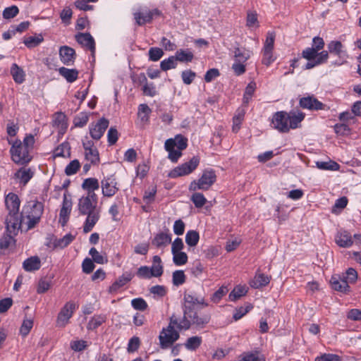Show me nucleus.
Segmentation results:
<instances>
[{
    "mask_svg": "<svg viewBox=\"0 0 361 361\" xmlns=\"http://www.w3.org/2000/svg\"><path fill=\"white\" fill-rule=\"evenodd\" d=\"M202 305L208 306L204 298L196 297L191 293H185L183 303V317L179 322L178 319L172 315L170 317L169 324L166 328L161 331L159 340L161 349H166L171 347L180 338L179 331L188 330L191 326L196 328H204L210 321L209 314L199 315L197 312L196 305Z\"/></svg>",
    "mask_w": 361,
    "mask_h": 361,
    "instance_id": "f257e3e1",
    "label": "nucleus"
},
{
    "mask_svg": "<svg viewBox=\"0 0 361 361\" xmlns=\"http://www.w3.org/2000/svg\"><path fill=\"white\" fill-rule=\"evenodd\" d=\"M304 118L305 114L302 112L278 111L274 114L271 124L274 128L284 133L289 132L290 129L298 128Z\"/></svg>",
    "mask_w": 361,
    "mask_h": 361,
    "instance_id": "f03ea898",
    "label": "nucleus"
},
{
    "mask_svg": "<svg viewBox=\"0 0 361 361\" xmlns=\"http://www.w3.org/2000/svg\"><path fill=\"white\" fill-rule=\"evenodd\" d=\"M5 204L8 212L6 218V231L11 233H16L20 228V200L16 194L10 192L5 198Z\"/></svg>",
    "mask_w": 361,
    "mask_h": 361,
    "instance_id": "7ed1b4c3",
    "label": "nucleus"
},
{
    "mask_svg": "<svg viewBox=\"0 0 361 361\" xmlns=\"http://www.w3.org/2000/svg\"><path fill=\"white\" fill-rule=\"evenodd\" d=\"M44 205L37 200H30L23 207L20 214V227L26 224L27 230H30L39 224L43 214Z\"/></svg>",
    "mask_w": 361,
    "mask_h": 361,
    "instance_id": "20e7f679",
    "label": "nucleus"
},
{
    "mask_svg": "<svg viewBox=\"0 0 361 361\" xmlns=\"http://www.w3.org/2000/svg\"><path fill=\"white\" fill-rule=\"evenodd\" d=\"M11 154L13 161L18 164H25L31 160L29 155V149L23 146L20 142H16L11 148Z\"/></svg>",
    "mask_w": 361,
    "mask_h": 361,
    "instance_id": "39448f33",
    "label": "nucleus"
},
{
    "mask_svg": "<svg viewBox=\"0 0 361 361\" xmlns=\"http://www.w3.org/2000/svg\"><path fill=\"white\" fill-rule=\"evenodd\" d=\"M200 159L197 157H193L189 161L185 162L171 171L169 177L176 178L191 173L199 165Z\"/></svg>",
    "mask_w": 361,
    "mask_h": 361,
    "instance_id": "423d86ee",
    "label": "nucleus"
},
{
    "mask_svg": "<svg viewBox=\"0 0 361 361\" xmlns=\"http://www.w3.org/2000/svg\"><path fill=\"white\" fill-rule=\"evenodd\" d=\"M274 40V32H268L262 50L263 58L262 60V63L267 66H269L275 60V58L273 56Z\"/></svg>",
    "mask_w": 361,
    "mask_h": 361,
    "instance_id": "0eeeda50",
    "label": "nucleus"
},
{
    "mask_svg": "<svg viewBox=\"0 0 361 361\" xmlns=\"http://www.w3.org/2000/svg\"><path fill=\"white\" fill-rule=\"evenodd\" d=\"M216 176L214 171H204L201 178L198 180V182H192L191 187L195 185L194 190H207L214 184L216 181Z\"/></svg>",
    "mask_w": 361,
    "mask_h": 361,
    "instance_id": "6e6552de",
    "label": "nucleus"
},
{
    "mask_svg": "<svg viewBox=\"0 0 361 361\" xmlns=\"http://www.w3.org/2000/svg\"><path fill=\"white\" fill-rule=\"evenodd\" d=\"M75 309V304L73 301H69L62 307L57 317V326H65L72 317Z\"/></svg>",
    "mask_w": 361,
    "mask_h": 361,
    "instance_id": "1a4fd4ad",
    "label": "nucleus"
},
{
    "mask_svg": "<svg viewBox=\"0 0 361 361\" xmlns=\"http://www.w3.org/2000/svg\"><path fill=\"white\" fill-rule=\"evenodd\" d=\"M109 124L105 118H100L97 123L90 126V133L92 139L99 140L104 135Z\"/></svg>",
    "mask_w": 361,
    "mask_h": 361,
    "instance_id": "9d476101",
    "label": "nucleus"
},
{
    "mask_svg": "<svg viewBox=\"0 0 361 361\" xmlns=\"http://www.w3.org/2000/svg\"><path fill=\"white\" fill-rule=\"evenodd\" d=\"M161 15L158 9H153L151 11H140L134 13V18L136 23L142 26L146 23H151L153 18Z\"/></svg>",
    "mask_w": 361,
    "mask_h": 361,
    "instance_id": "9b49d317",
    "label": "nucleus"
},
{
    "mask_svg": "<svg viewBox=\"0 0 361 361\" xmlns=\"http://www.w3.org/2000/svg\"><path fill=\"white\" fill-rule=\"evenodd\" d=\"M102 194L105 197H112L117 191L118 188L117 187V183L114 178H106L102 180Z\"/></svg>",
    "mask_w": 361,
    "mask_h": 361,
    "instance_id": "f8f14e48",
    "label": "nucleus"
},
{
    "mask_svg": "<svg viewBox=\"0 0 361 361\" xmlns=\"http://www.w3.org/2000/svg\"><path fill=\"white\" fill-rule=\"evenodd\" d=\"M75 50L68 46H62L59 49L60 59L64 65H73L75 59Z\"/></svg>",
    "mask_w": 361,
    "mask_h": 361,
    "instance_id": "ddd939ff",
    "label": "nucleus"
},
{
    "mask_svg": "<svg viewBox=\"0 0 361 361\" xmlns=\"http://www.w3.org/2000/svg\"><path fill=\"white\" fill-rule=\"evenodd\" d=\"M96 202L90 200L88 197H82L79 200L78 210L80 214L85 215L87 213L100 209L97 206Z\"/></svg>",
    "mask_w": 361,
    "mask_h": 361,
    "instance_id": "4468645a",
    "label": "nucleus"
},
{
    "mask_svg": "<svg viewBox=\"0 0 361 361\" xmlns=\"http://www.w3.org/2000/svg\"><path fill=\"white\" fill-rule=\"evenodd\" d=\"M75 39L80 44L90 49L92 54H94L95 51V42L90 33H78L75 35Z\"/></svg>",
    "mask_w": 361,
    "mask_h": 361,
    "instance_id": "2eb2a0df",
    "label": "nucleus"
},
{
    "mask_svg": "<svg viewBox=\"0 0 361 361\" xmlns=\"http://www.w3.org/2000/svg\"><path fill=\"white\" fill-rule=\"evenodd\" d=\"M100 209H98L85 214L87 218L83 226V232L85 233H87L92 230L100 218Z\"/></svg>",
    "mask_w": 361,
    "mask_h": 361,
    "instance_id": "dca6fc26",
    "label": "nucleus"
},
{
    "mask_svg": "<svg viewBox=\"0 0 361 361\" xmlns=\"http://www.w3.org/2000/svg\"><path fill=\"white\" fill-rule=\"evenodd\" d=\"M72 208V201L68 198L66 193L63 195L62 207L60 210V221L62 220V225L64 226L68 220Z\"/></svg>",
    "mask_w": 361,
    "mask_h": 361,
    "instance_id": "f3484780",
    "label": "nucleus"
},
{
    "mask_svg": "<svg viewBox=\"0 0 361 361\" xmlns=\"http://www.w3.org/2000/svg\"><path fill=\"white\" fill-rule=\"evenodd\" d=\"M300 105L304 109L310 110H319L324 109V104L314 97H302L300 99Z\"/></svg>",
    "mask_w": 361,
    "mask_h": 361,
    "instance_id": "a211bd4d",
    "label": "nucleus"
},
{
    "mask_svg": "<svg viewBox=\"0 0 361 361\" xmlns=\"http://www.w3.org/2000/svg\"><path fill=\"white\" fill-rule=\"evenodd\" d=\"M171 242V235L163 232L157 233L152 240V245L157 248H164Z\"/></svg>",
    "mask_w": 361,
    "mask_h": 361,
    "instance_id": "6ab92c4d",
    "label": "nucleus"
},
{
    "mask_svg": "<svg viewBox=\"0 0 361 361\" xmlns=\"http://www.w3.org/2000/svg\"><path fill=\"white\" fill-rule=\"evenodd\" d=\"M165 149L169 152L168 158L173 163L178 161V159L182 156L181 150L175 149L173 141L172 139H168L165 142Z\"/></svg>",
    "mask_w": 361,
    "mask_h": 361,
    "instance_id": "aec40b11",
    "label": "nucleus"
},
{
    "mask_svg": "<svg viewBox=\"0 0 361 361\" xmlns=\"http://www.w3.org/2000/svg\"><path fill=\"white\" fill-rule=\"evenodd\" d=\"M133 276L134 275L131 272L124 273L122 276L118 277V279L109 287V292H116L120 288L123 287L128 282H129L133 278Z\"/></svg>",
    "mask_w": 361,
    "mask_h": 361,
    "instance_id": "412c9836",
    "label": "nucleus"
},
{
    "mask_svg": "<svg viewBox=\"0 0 361 361\" xmlns=\"http://www.w3.org/2000/svg\"><path fill=\"white\" fill-rule=\"evenodd\" d=\"M331 284L333 289L342 293H346L349 290L348 281L344 278L332 276Z\"/></svg>",
    "mask_w": 361,
    "mask_h": 361,
    "instance_id": "4be33fe9",
    "label": "nucleus"
},
{
    "mask_svg": "<svg viewBox=\"0 0 361 361\" xmlns=\"http://www.w3.org/2000/svg\"><path fill=\"white\" fill-rule=\"evenodd\" d=\"M270 282V278L261 273H257L255 276L254 279L250 281V285L252 288H259L261 287L267 286Z\"/></svg>",
    "mask_w": 361,
    "mask_h": 361,
    "instance_id": "5701e85b",
    "label": "nucleus"
},
{
    "mask_svg": "<svg viewBox=\"0 0 361 361\" xmlns=\"http://www.w3.org/2000/svg\"><path fill=\"white\" fill-rule=\"evenodd\" d=\"M11 74L13 80L18 84H22L25 80V71L16 63L12 64L11 67Z\"/></svg>",
    "mask_w": 361,
    "mask_h": 361,
    "instance_id": "b1692460",
    "label": "nucleus"
},
{
    "mask_svg": "<svg viewBox=\"0 0 361 361\" xmlns=\"http://www.w3.org/2000/svg\"><path fill=\"white\" fill-rule=\"evenodd\" d=\"M60 75L63 77L67 82H73L78 79L79 72L76 69H69L65 67H61L58 70Z\"/></svg>",
    "mask_w": 361,
    "mask_h": 361,
    "instance_id": "393cba45",
    "label": "nucleus"
},
{
    "mask_svg": "<svg viewBox=\"0 0 361 361\" xmlns=\"http://www.w3.org/2000/svg\"><path fill=\"white\" fill-rule=\"evenodd\" d=\"M23 269L27 271H32L39 269L41 262L38 257H31L24 261Z\"/></svg>",
    "mask_w": 361,
    "mask_h": 361,
    "instance_id": "a878e982",
    "label": "nucleus"
},
{
    "mask_svg": "<svg viewBox=\"0 0 361 361\" xmlns=\"http://www.w3.org/2000/svg\"><path fill=\"white\" fill-rule=\"evenodd\" d=\"M32 176L33 172L30 169L21 168L15 173V177L19 179L23 185H25Z\"/></svg>",
    "mask_w": 361,
    "mask_h": 361,
    "instance_id": "bb28decb",
    "label": "nucleus"
},
{
    "mask_svg": "<svg viewBox=\"0 0 361 361\" xmlns=\"http://www.w3.org/2000/svg\"><path fill=\"white\" fill-rule=\"evenodd\" d=\"M175 57L177 61L182 63L191 62L194 58L192 52L188 49H179L176 52Z\"/></svg>",
    "mask_w": 361,
    "mask_h": 361,
    "instance_id": "cd10ccee",
    "label": "nucleus"
},
{
    "mask_svg": "<svg viewBox=\"0 0 361 361\" xmlns=\"http://www.w3.org/2000/svg\"><path fill=\"white\" fill-rule=\"evenodd\" d=\"M154 277H159L163 274V266L160 257L155 255L153 257L152 266L149 268Z\"/></svg>",
    "mask_w": 361,
    "mask_h": 361,
    "instance_id": "c85d7f7f",
    "label": "nucleus"
},
{
    "mask_svg": "<svg viewBox=\"0 0 361 361\" xmlns=\"http://www.w3.org/2000/svg\"><path fill=\"white\" fill-rule=\"evenodd\" d=\"M140 83H145L142 87V91L144 94L153 97L156 94L155 87L153 84H148L146 76L142 74L139 76Z\"/></svg>",
    "mask_w": 361,
    "mask_h": 361,
    "instance_id": "c756f323",
    "label": "nucleus"
},
{
    "mask_svg": "<svg viewBox=\"0 0 361 361\" xmlns=\"http://www.w3.org/2000/svg\"><path fill=\"white\" fill-rule=\"evenodd\" d=\"M235 62L245 63L250 57V51L244 48L235 47L234 51Z\"/></svg>",
    "mask_w": 361,
    "mask_h": 361,
    "instance_id": "7c9ffc66",
    "label": "nucleus"
},
{
    "mask_svg": "<svg viewBox=\"0 0 361 361\" xmlns=\"http://www.w3.org/2000/svg\"><path fill=\"white\" fill-rule=\"evenodd\" d=\"M336 243L343 247H348L353 245L351 236L346 232L341 233L336 238Z\"/></svg>",
    "mask_w": 361,
    "mask_h": 361,
    "instance_id": "2f4dec72",
    "label": "nucleus"
},
{
    "mask_svg": "<svg viewBox=\"0 0 361 361\" xmlns=\"http://www.w3.org/2000/svg\"><path fill=\"white\" fill-rule=\"evenodd\" d=\"M202 338L197 336L190 337L185 343V347L189 350H196L202 343Z\"/></svg>",
    "mask_w": 361,
    "mask_h": 361,
    "instance_id": "473e14b6",
    "label": "nucleus"
},
{
    "mask_svg": "<svg viewBox=\"0 0 361 361\" xmlns=\"http://www.w3.org/2000/svg\"><path fill=\"white\" fill-rule=\"evenodd\" d=\"M245 114V111L243 109H239L237 110L235 115L234 116L233 118V131L235 133H237L240 128V124L244 118Z\"/></svg>",
    "mask_w": 361,
    "mask_h": 361,
    "instance_id": "72a5a7b5",
    "label": "nucleus"
},
{
    "mask_svg": "<svg viewBox=\"0 0 361 361\" xmlns=\"http://www.w3.org/2000/svg\"><path fill=\"white\" fill-rule=\"evenodd\" d=\"M8 233L3 235L0 238V255H4L5 253V250L8 249L9 247L11 242L13 239V235H17L18 232L16 233Z\"/></svg>",
    "mask_w": 361,
    "mask_h": 361,
    "instance_id": "f704fd0d",
    "label": "nucleus"
},
{
    "mask_svg": "<svg viewBox=\"0 0 361 361\" xmlns=\"http://www.w3.org/2000/svg\"><path fill=\"white\" fill-rule=\"evenodd\" d=\"M66 116L63 113L56 112L54 116L53 126L64 130L66 128Z\"/></svg>",
    "mask_w": 361,
    "mask_h": 361,
    "instance_id": "c9c22d12",
    "label": "nucleus"
},
{
    "mask_svg": "<svg viewBox=\"0 0 361 361\" xmlns=\"http://www.w3.org/2000/svg\"><path fill=\"white\" fill-rule=\"evenodd\" d=\"M200 239V235L198 232L196 231L190 230L188 231L185 235V243L190 247H195Z\"/></svg>",
    "mask_w": 361,
    "mask_h": 361,
    "instance_id": "e433bc0d",
    "label": "nucleus"
},
{
    "mask_svg": "<svg viewBox=\"0 0 361 361\" xmlns=\"http://www.w3.org/2000/svg\"><path fill=\"white\" fill-rule=\"evenodd\" d=\"M85 157L92 164H97L99 162V152L96 147L85 151Z\"/></svg>",
    "mask_w": 361,
    "mask_h": 361,
    "instance_id": "4c0bfd02",
    "label": "nucleus"
},
{
    "mask_svg": "<svg viewBox=\"0 0 361 361\" xmlns=\"http://www.w3.org/2000/svg\"><path fill=\"white\" fill-rule=\"evenodd\" d=\"M177 66V60L175 56L169 57L163 60L160 63V68L162 71H166L170 69L176 68Z\"/></svg>",
    "mask_w": 361,
    "mask_h": 361,
    "instance_id": "58836bf2",
    "label": "nucleus"
},
{
    "mask_svg": "<svg viewBox=\"0 0 361 361\" xmlns=\"http://www.w3.org/2000/svg\"><path fill=\"white\" fill-rule=\"evenodd\" d=\"M82 188L85 190H98L99 188V181L94 178H86L82 184Z\"/></svg>",
    "mask_w": 361,
    "mask_h": 361,
    "instance_id": "ea45409f",
    "label": "nucleus"
},
{
    "mask_svg": "<svg viewBox=\"0 0 361 361\" xmlns=\"http://www.w3.org/2000/svg\"><path fill=\"white\" fill-rule=\"evenodd\" d=\"M74 239V236L71 234H66L63 238L60 239H56L54 241V247L63 248L68 246Z\"/></svg>",
    "mask_w": 361,
    "mask_h": 361,
    "instance_id": "a19ab883",
    "label": "nucleus"
},
{
    "mask_svg": "<svg viewBox=\"0 0 361 361\" xmlns=\"http://www.w3.org/2000/svg\"><path fill=\"white\" fill-rule=\"evenodd\" d=\"M43 37L42 35L30 36L24 39V44L28 48H33L38 46L42 41Z\"/></svg>",
    "mask_w": 361,
    "mask_h": 361,
    "instance_id": "79ce46f5",
    "label": "nucleus"
},
{
    "mask_svg": "<svg viewBox=\"0 0 361 361\" xmlns=\"http://www.w3.org/2000/svg\"><path fill=\"white\" fill-rule=\"evenodd\" d=\"M246 293L247 290L245 287L237 286L228 295L229 300L231 301H235L241 296L245 295Z\"/></svg>",
    "mask_w": 361,
    "mask_h": 361,
    "instance_id": "37998d69",
    "label": "nucleus"
},
{
    "mask_svg": "<svg viewBox=\"0 0 361 361\" xmlns=\"http://www.w3.org/2000/svg\"><path fill=\"white\" fill-rule=\"evenodd\" d=\"M172 141L174 143V147H176L177 149L180 150L185 149L188 146V140L186 137L179 134L175 136L174 138H171Z\"/></svg>",
    "mask_w": 361,
    "mask_h": 361,
    "instance_id": "c03bdc74",
    "label": "nucleus"
},
{
    "mask_svg": "<svg viewBox=\"0 0 361 361\" xmlns=\"http://www.w3.org/2000/svg\"><path fill=\"white\" fill-rule=\"evenodd\" d=\"M89 120V116L87 113L81 112L78 115L75 116L73 120V123L75 127H83L85 126Z\"/></svg>",
    "mask_w": 361,
    "mask_h": 361,
    "instance_id": "a18cd8bd",
    "label": "nucleus"
},
{
    "mask_svg": "<svg viewBox=\"0 0 361 361\" xmlns=\"http://www.w3.org/2000/svg\"><path fill=\"white\" fill-rule=\"evenodd\" d=\"M186 276L184 271L177 270L173 273V284L176 286H180L185 282Z\"/></svg>",
    "mask_w": 361,
    "mask_h": 361,
    "instance_id": "49530a36",
    "label": "nucleus"
},
{
    "mask_svg": "<svg viewBox=\"0 0 361 361\" xmlns=\"http://www.w3.org/2000/svg\"><path fill=\"white\" fill-rule=\"evenodd\" d=\"M252 307H253L251 304H247L246 307H240L235 309L233 318L234 319L235 321L239 320L244 315H245L250 310H252Z\"/></svg>",
    "mask_w": 361,
    "mask_h": 361,
    "instance_id": "de8ad7c7",
    "label": "nucleus"
},
{
    "mask_svg": "<svg viewBox=\"0 0 361 361\" xmlns=\"http://www.w3.org/2000/svg\"><path fill=\"white\" fill-rule=\"evenodd\" d=\"M80 167V164L78 159L71 161L66 167L65 173L67 176H71L77 173Z\"/></svg>",
    "mask_w": 361,
    "mask_h": 361,
    "instance_id": "09e8293b",
    "label": "nucleus"
},
{
    "mask_svg": "<svg viewBox=\"0 0 361 361\" xmlns=\"http://www.w3.org/2000/svg\"><path fill=\"white\" fill-rule=\"evenodd\" d=\"M343 45L340 41H331L328 44V49L331 54L340 56L342 51Z\"/></svg>",
    "mask_w": 361,
    "mask_h": 361,
    "instance_id": "8fccbe9b",
    "label": "nucleus"
},
{
    "mask_svg": "<svg viewBox=\"0 0 361 361\" xmlns=\"http://www.w3.org/2000/svg\"><path fill=\"white\" fill-rule=\"evenodd\" d=\"M173 262L177 266L185 264L188 262V255L184 252H176L175 254H173Z\"/></svg>",
    "mask_w": 361,
    "mask_h": 361,
    "instance_id": "3c124183",
    "label": "nucleus"
},
{
    "mask_svg": "<svg viewBox=\"0 0 361 361\" xmlns=\"http://www.w3.org/2000/svg\"><path fill=\"white\" fill-rule=\"evenodd\" d=\"M228 289L226 286L219 288L211 297V300L214 303H218L221 298L228 293Z\"/></svg>",
    "mask_w": 361,
    "mask_h": 361,
    "instance_id": "603ef678",
    "label": "nucleus"
},
{
    "mask_svg": "<svg viewBox=\"0 0 361 361\" xmlns=\"http://www.w3.org/2000/svg\"><path fill=\"white\" fill-rule=\"evenodd\" d=\"M19 12V9L16 6H11L6 8L3 11V18L4 19H11L16 17Z\"/></svg>",
    "mask_w": 361,
    "mask_h": 361,
    "instance_id": "864d4df0",
    "label": "nucleus"
},
{
    "mask_svg": "<svg viewBox=\"0 0 361 361\" xmlns=\"http://www.w3.org/2000/svg\"><path fill=\"white\" fill-rule=\"evenodd\" d=\"M131 305L135 310L140 311H145L148 307L146 301L141 298L132 300Z\"/></svg>",
    "mask_w": 361,
    "mask_h": 361,
    "instance_id": "5fc2aeb1",
    "label": "nucleus"
},
{
    "mask_svg": "<svg viewBox=\"0 0 361 361\" xmlns=\"http://www.w3.org/2000/svg\"><path fill=\"white\" fill-rule=\"evenodd\" d=\"M191 200L194 203L195 206L197 208L203 207L207 202V200L204 195L199 192L193 194L191 197Z\"/></svg>",
    "mask_w": 361,
    "mask_h": 361,
    "instance_id": "6e6d98bb",
    "label": "nucleus"
},
{
    "mask_svg": "<svg viewBox=\"0 0 361 361\" xmlns=\"http://www.w3.org/2000/svg\"><path fill=\"white\" fill-rule=\"evenodd\" d=\"M164 55V51L161 49L157 47H152L149 50V57L152 61L159 60Z\"/></svg>",
    "mask_w": 361,
    "mask_h": 361,
    "instance_id": "4d7b16f0",
    "label": "nucleus"
},
{
    "mask_svg": "<svg viewBox=\"0 0 361 361\" xmlns=\"http://www.w3.org/2000/svg\"><path fill=\"white\" fill-rule=\"evenodd\" d=\"M348 202V198L346 197H342L338 199L331 209L332 213L338 214L339 212H338L337 209L341 210L344 209L347 206Z\"/></svg>",
    "mask_w": 361,
    "mask_h": 361,
    "instance_id": "13d9d810",
    "label": "nucleus"
},
{
    "mask_svg": "<svg viewBox=\"0 0 361 361\" xmlns=\"http://www.w3.org/2000/svg\"><path fill=\"white\" fill-rule=\"evenodd\" d=\"M152 274L149 267L147 266L140 267L136 273L137 276L140 279H150L154 277Z\"/></svg>",
    "mask_w": 361,
    "mask_h": 361,
    "instance_id": "bf43d9fd",
    "label": "nucleus"
},
{
    "mask_svg": "<svg viewBox=\"0 0 361 361\" xmlns=\"http://www.w3.org/2000/svg\"><path fill=\"white\" fill-rule=\"evenodd\" d=\"M105 317L97 316L94 317L88 323V329H94L99 326L105 322Z\"/></svg>",
    "mask_w": 361,
    "mask_h": 361,
    "instance_id": "052dcab7",
    "label": "nucleus"
},
{
    "mask_svg": "<svg viewBox=\"0 0 361 361\" xmlns=\"http://www.w3.org/2000/svg\"><path fill=\"white\" fill-rule=\"evenodd\" d=\"M90 255L92 256L94 262L102 264L107 260L97 250L96 248L92 247L90 250Z\"/></svg>",
    "mask_w": 361,
    "mask_h": 361,
    "instance_id": "680f3d73",
    "label": "nucleus"
},
{
    "mask_svg": "<svg viewBox=\"0 0 361 361\" xmlns=\"http://www.w3.org/2000/svg\"><path fill=\"white\" fill-rule=\"evenodd\" d=\"M183 81L186 85H190L194 80L196 74L191 70L184 71L181 74Z\"/></svg>",
    "mask_w": 361,
    "mask_h": 361,
    "instance_id": "e2e57ef3",
    "label": "nucleus"
},
{
    "mask_svg": "<svg viewBox=\"0 0 361 361\" xmlns=\"http://www.w3.org/2000/svg\"><path fill=\"white\" fill-rule=\"evenodd\" d=\"M70 147L68 142H63L54 150L56 157H65V153H69Z\"/></svg>",
    "mask_w": 361,
    "mask_h": 361,
    "instance_id": "0e129e2a",
    "label": "nucleus"
},
{
    "mask_svg": "<svg viewBox=\"0 0 361 361\" xmlns=\"http://www.w3.org/2000/svg\"><path fill=\"white\" fill-rule=\"evenodd\" d=\"M33 326L32 319H25L21 325L20 331L23 336H26Z\"/></svg>",
    "mask_w": 361,
    "mask_h": 361,
    "instance_id": "69168bd1",
    "label": "nucleus"
},
{
    "mask_svg": "<svg viewBox=\"0 0 361 361\" xmlns=\"http://www.w3.org/2000/svg\"><path fill=\"white\" fill-rule=\"evenodd\" d=\"M317 51L315 49L307 48L303 50L302 55V57L307 59L308 61L315 60L317 56Z\"/></svg>",
    "mask_w": 361,
    "mask_h": 361,
    "instance_id": "338daca9",
    "label": "nucleus"
},
{
    "mask_svg": "<svg viewBox=\"0 0 361 361\" xmlns=\"http://www.w3.org/2000/svg\"><path fill=\"white\" fill-rule=\"evenodd\" d=\"M157 192L156 187H152L149 190L145 191L143 196V200L146 204L152 203L154 200V196Z\"/></svg>",
    "mask_w": 361,
    "mask_h": 361,
    "instance_id": "774afa93",
    "label": "nucleus"
}]
</instances>
